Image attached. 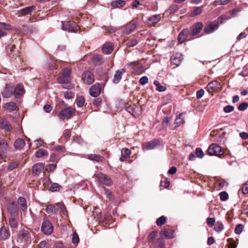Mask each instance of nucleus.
<instances>
[{
  "label": "nucleus",
  "instance_id": "45",
  "mask_svg": "<svg viewBox=\"0 0 248 248\" xmlns=\"http://www.w3.org/2000/svg\"><path fill=\"white\" fill-rule=\"evenodd\" d=\"M230 2V0H215L214 2L215 6L224 5Z\"/></svg>",
  "mask_w": 248,
  "mask_h": 248
},
{
  "label": "nucleus",
  "instance_id": "48",
  "mask_svg": "<svg viewBox=\"0 0 248 248\" xmlns=\"http://www.w3.org/2000/svg\"><path fill=\"white\" fill-rule=\"evenodd\" d=\"M137 44V40L135 39H133L129 40L127 43H126V46L128 47H133L135 46Z\"/></svg>",
  "mask_w": 248,
  "mask_h": 248
},
{
  "label": "nucleus",
  "instance_id": "7",
  "mask_svg": "<svg viewBox=\"0 0 248 248\" xmlns=\"http://www.w3.org/2000/svg\"><path fill=\"white\" fill-rule=\"evenodd\" d=\"M41 229L43 233L47 235L50 234L53 230L51 223L48 220H45L42 223Z\"/></svg>",
  "mask_w": 248,
  "mask_h": 248
},
{
  "label": "nucleus",
  "instance_id": "4",
  "mask_svg": "<svg viewBox=\"0 0 248 248\" xmlns=\"http://www.w3.org/2000/svg\"><path fill=\"white\" fill-rule=\"evenodd\" d=\"M126 110L134 117H138L141 114V108L134 104L129 105L126 108Z\"/></svg>",
  "mask_w": 248,
  "mask_h": 248
},
{
  "label": "nucleus",
  "instance_id": "43",
  "mask_svg": "<svg viewBox=\"0 0 248 248\" xmlns=\"http://www.w3.org/2000/svg\"><path fill=\"white\" fill-rule=\"evenodd\" d=\"M170 61L171 64L178 66L180 63L181 59L180 57H177L173 55L170 58Z\"/></svg>",
  "mask_w": 248,
  "mask_h": 248
},
{
  "label": "nucleus",
  "instance_id": "18",
  "mask_svg": "<svg viewBox=\"0 0 248 248\" xmlns=\"http://www.w3.org/2000/svg\"><path fill=\"white\" fill-rule=\"evenodd\" d=\"M10 30H11V27L9 25L0 22V37L6 35V31Z\"/></svg>",
  "mask_w": 248,
  "mask_h": 248
},
{
  "label": "nucleus",
  "instance_id": "26",
  "mask_svg": "<svg viewBox=\"0 0 248 248\" xmlns=\"http://www.w3.org/2000/svg\"><path fill=\"white\" fill-rule=\"evenodd\" d=\"M203 27V25L201 22H198L195 25H194L192 27V32L193 35H196L200 32L202 28Z\"/></svg>",
  "mask_w": 248,
  "mask_h": 248
},
{
  "label": "nucleus",
  "instance_id": "63",
  "mask_svg": "<svg viewBox=\"0 0 248 248\" xmlns=\"http://www.w3.org/2000/svg\"><path fill=\"white\" fill-rule=\"evenodd\" d=\"M139 82L141 85H144L148 83V78L146 76H143L140 78Z\"/></svg>",
  "mask_w": 248,
  "mask_h": 248
},
{
  "label": "nucleus",
  "instance_id": "17",
  "mask_svg": "<svg viewBox=\"0 0 248 248\" xmlns=\"http://www.w3.org/2000/svg\"><path fill=\"white\" fill-rule=\"evenodd\" d=\"M125 71L124 69L117 70L114 76L113 82L114 83H118L122 77V75L125 73Z\"/></svg>",
  "mask_w": 248,
  "mask_h": 248
},
{
  "label": "nucleus",
  "instance_id": "32",
  "mask_svg": "<svg viewBox=\"0 0 248 248\" xmlns=\"http://www.w3.org/2000/svg\"><path fill=\"white\" fill-rule=\"evenodd\" d=\"M186 40V30L183 29L179 33L178 37L179 43L182 44Z\"/></svg>",
  "mask_w": 248,
  "mask_h": 248
},
{
  "label": "nucleus",
  "instance_id": "16",
  "mask_svg": "<svg viewBox=\"0 0 248 248\" xmlns=\"http://www.w3.org/2000/svg\"><path fill=\"white\" fill-rule=\"evenodd\" d=\"M220 83L216 80L212 81L209 83L207 86V91L209 93H212L218 88Z\"/></svg>",
  "mask_w": 248,
  "mask_h": 248
},
{
  "label": "nucleus",
  "instance_id": "39",
  "mask_svg": "<svg viewBox=\"0 0 248 248\" xmlns=\"http://www.w3.org/2000/svg\"><path fill=\"white\" fill-rule=\"evenodd\" d=\"M16 215H11L9 218V224L12 228H15L17 226V221L15 218Z\"/></svg>",
  "mask_w": 248,
  "mask_h": 248
},
{
  "label": "nucleus",
  "instance_id": "30",
  "mask_svg": "<svg viewBox=\"0 0 248 248\" xmlns=\"http://www.w3.org/2000/svg\"><path fill=\"white\" fill-rule=\"evenodd\" d=\"M8 144L5 140L0 139V152L5 153L7 150Z\"/></svg>",
  "mask_w": 248,
  "mask_h": 248
},
{
  "label": "nucleus",
  "instance_id": "5",
  "mask_svg": "<svg viewBox=\"0 0 248 248\" xmlns=\"http://www.w3.org/2000/svg\"><path fill=\"white\" fill-rule=\"evenodd\" d=\"M71 71L69 68H64L62 72V76L58 78V80L61 83H66L70 81V74Z\"/></svg>",
  "mask_w": 248,
  "mask_h": 248
},
{
  "label": "nucleus",
  "instance_id": "42",
  "mask_svg": "<svg viewBox=\"0 0 248 248\" xmlns=\"http://www.w3.org/2000/svg\"><path fill=\"white\" fill-rule=\"evenodd\" d=\"M224 229L223 224L219 221H217L215 226L214 230L216 232H221Z\"/></svg>",
  "mask_w": 248,
  "mask_h": 248
},
{
  "label": "nucleus",
  "instance_id": "59",
  "mask_svg": "<svg viewBox=\"0 0 248 248\" xmlns=\"http://www.w3.org/2000/svg\"><path fill=\"white\" fill-rule=\"evenodd\" d=\"M72 241L73 244H77L79 242L78 236L76 232L73 233Z\"/></svg>",
  "mask_w": 248,
  "mask_h": 248
},
{
  "label": "nucleus",
  "instance_id": "33",
  "mask_svg": "<svg viewBox=\"0 0 248 248\" xmlns=\"http://www.w3.org/2000/svg\"><path fill=\"white\" fill-rule=\"evenodd\" d=\"M25 141L21 139H18L16 140L15 142V147L16 149H21L25 146Z\"/></svg>",
  "mask_w": 248,
  "mask_h": 248
},
{
  "label": "nucleus",
  "instance_id": "35",
  "mask_svg": "<svg viewBox=\"0 0 248 248\" xmlns=\"http://www.w3.org/2000/svg\"><path fill=\"white\" fill-rule=\"evenodd\" d=\"M125 4V2L124 0H116L113 1L111 3V5L112 7H115V8H120L123 6H124Z\"/></svg>",
  "mask_w": 248,
  "mask_h": 248
},
{
  "label": "nucleus",
  "instance_id": "44",
  "mask_svg": "<svg viewBox=\"0 0 248 248\" xmlns=\"http://www.w3.org/2000/svg\"><path fill=\"white\" fill-rule=\"evenodd\" d=\"M62 187L57 183H54L51 184V186L49 188V190L52 192H56L60 190Z\"/></svg>",
  "mask_w": 248,
  "mask_h": 248
},
{
  "label": "nucleus",
  "instance_id": "25",
  "mask_svg": "<svg viewBox=\"0 0 248 248\" xmlns=\"http://www.w3.org/2000/svg\"><path fill=\"white\" fill-rule=\"evenodd\" d=\"M87 158L92 161L97 162H103L104 159L103 156L95 154H89L88 155Z\"/></svg>",
  "mask_w": 248,
  "mask_h": 248
},
{
  "label": "nucleus",
  "instance_id": "47",
  "mask_svg": "<svg viewBox=\"0 0 248 248\" xmlns=\"http://www.w3.org/2000/svg\"><path fill=\"white\" fill-rule=\"evenodd\" d=\"M46 212L47 213H56L57 210V209L52 205H48L46 209Z\"/></svg>",
  "mask_w": 248,
  "mask_h": 248
},
{
  "label": "nucleus",
  "instance_id": "64",
  "mask_svg": "<svg viewBox=\"0 0 248 248\" xmlns=\"http://www.w3.org/2000/svg\"><path fill=\"white\" fill-rule=\"evenodd\" d=\"M242 190L244 194H248V182L243 185Z\"/></svg>",
  "mask_w": 248,
  "mask_h": 248
},
{
  "label": "nucleus",
  "instance_id": "3",
  "mask_svg": "<svg viewBox=\"0 0 248 248\" xmlns=\"http://www.w3.org/2000/svg\"><path fill=\"white\" fill-rule=\"evenodd\" d=\"M207 151L210 155L216 156L220 155L223 153L222 148L220 146L214 143L210 145Z\"/></svg>",
  "mask_w": 248,
  "mask_h": 248
},
{
  "label": "nucleus",
  "instance_id": "58",
  "mask_svg": "<svg viewBox=\"0 0 248 248\" xmlns=\"http://www.w3.org/2000/svg\"><path fill=\"white\" fill-rule=\"evenodd\" d=\"M195 154L199 158H202L204 156V153L201 149L197 148Z\"/></svg>",
  "mask_w": 248,
  "mask_h": 248
},
{
  "label": "nucleus",
  "instance_id": "46",
  "mask_svg": "<svg viewBox=\"0 0 248 248\" xmlns=\"http://www.w3.org/2000/svg\"><path fill=\"white\" fill-rule=\"evenodd\" d=\"M183 116L184 114L181 113L179 114V117L176 118V119H175V124H176V126H179L180 124L184 123V121L183 120Z\"/></svg>",
  "mask_w": 248,
  "mask_h": 248
},
{
  "label": "nucleus",
  "instance_id": "23",
  "mask_svg": "<svg viewBox=\"0 0 248 248\" xmlns=\"http://www.w3.org/2000/svg\"><path fill=\"white\" fill-rule=\"evenodd\" d=\"M17 202L21 209L23 211H26L27 209V205L25 198L20 197L18 198Z\"/></svg>",
  "mask_w": 248,
  "mask_h": 248
},
{
  "label": "nucleus",
  "instance_id": "13",
  "mask_svg": "<svg viewBox=\"0 0 248 248\" xmlns=\"http://www.w3.org/2000/svg\"><path fill=\"white\" fill-rule=\"evenodd\" d=\"M97 177L100 183L104 184L106 186H110L112 183L111 179L108 176L104 174H99L97 176Z\"/></svg>",
  "mask_w": 248,
  "mask_h": 248
},
{
  "label": "nucleus",
  "instance_id": "22",
  "mask_svg": "<svg viewBox=\"0 0 248 248\" xmlns=\"http://www.w3.org/2000/svg\"><path fill=\"white\" fill-rule=\"evenodd\" d=\"M161 19L160 15H155L148 18V23L151 25H154L158 23Z\"/></svg>",
  "mask_w": 248,
  "mask_h": 248
},
{
  "label": "nucleus",
  "instance_id": "14",
  "mask_svg": "<svg viewBox=\"0 0 248 248\" xmlns=\"http://www.w3.org/2000/svg\"><path fill=\"white\" fill-rule=\"evenodd\" d=\"M158 145L157 140H152L142 143L143 150H152L156 147Z\"/></svg>",
  "mask_w": 248,
  "mask_h": 248
},
{
  "label": "nucleus",
  "instance_id": "19",
  "mask_svg": "<svg viewBox=\"0 0 248 248\" xmlns=\"http://www.w3.org/2000/svg\"><path fill=\"white\" fill-rule=\"evenodd\" d=\"M8 209L11 215H16L17 207L16 202L14 201H10L8 206Z\"/></svg>",
  "mask_w": 248,
  "mask_h": 248
},
{
  "label": "nucleus",
  "instance_id": "54",
  "mask_svg": "<svg viewBox=\"0 0 248 248\" xmlns=\"http://www.w3.org/2000/svg\"><path fill=\"white\" fill-rule=\"evenodd\" d=\"M220 199L222 201H225L228 199V194L225 191L221 192L219 193Z\"/></svg>",
  "mask_w": 248,
  "mask_h": 248
},
{
  "label": "nucleus",
  "instance_id": "49",
  "mask_svg": "<svg viewBox=\"0 0 248 248\" xmlns=\"http://www.w3.org/2000/svg\"><path fill=\"white\" fill-rule=\"evenodd\" d=\"M155 245L157 248H164L165 242L162 239L158 238L156 241Z\"/></svg>",
  "mask_w": 248,
  "mask_h": 248
},
{
  "label": "nucleus",
  "instance_id": "24",
  "mask_svg": "<svg viewBox=\"0 0 248 248\" xmlns=\"http://www.w3.org/2000/svg\"><path fill=\"white\" fill-rule=\"evenodd\" d=\"M113 51V46L110 43H107L104 45L102 51L106 54H109Z\"/></svg>",
  "mask_w": 248,
  "mask_h": 248
},
{
  "label": "nucleus",
  "instance_id": "52",
  "mask_svg": "<svg viewBox=\"0 0 248 248\" xmlns=\"http://www.w3.org/2000/svg\"><path fill=\"white\" fill-rule=\"evenodd\" d=\"M248 108V103L247 102H243L241 103L238 108V109L240 111H244L246 110Z\"/></svg>",
  "mask_w": 248,
  "mask_h": 248
},
{
  "label": "nucleus",
  "instance_id": "15",
  "mask_svg": "<svg viewBox=\"0 0 248 248\" xmlns=\"http://www.w3.org/2000/svg\"><path fill=\"white\" fill-rule=\"evenodd\" d=\"M45 166L42 163H38L35 164L32 169V173L34 175H37L40 174L44 170Z\"/></svg>",
  "mask_w": 248,
  "mask_h": 248
},
{
  "label": "nucleus",
  "instance_id": "9",
  "mask_svg": "<svg viewBox=\"0 0 248 248\" xmlns=\"http://www.w3.org/2000/svg\"><path fill=\"white\" fill-rule=\"evenodd\" d=\"M35 10V6H31L18 11L16 14L19 17L26 15H31L32 11Z\"/></svg>",
  "mask_w": 248,
  "mask_h": 248
},
{
  "label": "nucleus",
  "instance_id": "6",
  "mask_svg": "<svg viewBox=\"0 0 248 248\" xmlns=\"http://www.w3.org/2000/svg\"><path fill=\"white\" fill-rule=\"evenodd\" d=\"M219 28V23L215 21L210 22L206 25L204 28V31L207 34H210L213 32L215 31Z\"/></svg>",
  "mask_w": 248,
  "mask_h": 248
},
{
  "label": "nucleus",
  "instance_id": "37",
  "mask_svg": "<svg viewBox=\"0 0 248 248\" xmlns=\"http://www.w3.org/2000/svg\"><path fill=\"white\" fill-rule=\"evenodd\" d=\"M154 84L156 87V90L158 92H164L167 89L165 86L161 85L157 80L154 81Z\"/></svg>",
  "mask_w": 248,
  "mask_h": 248
},
{
  "label": "nucleus",
  "instance_id": "61",
  "mask_svg": "<svg viewBox=\"0 0 248 248\" xmlns=\"http://www.w3.org/2000/svg\"><path fill=\"white\" fill-rule=\"evenodd\" d=\"M207 224L210 227H212L215 222V219L214 218L208 217L206 219Z\"/></svg>",
  "mask_w": 248,
  "mask_h": 248
},
{
  "label": "nucleus",
  "instance_id": "20",
  "mask_svg": "<svg viewBox=\"0 0 248 248\" xmlns=\"http://www.w3.org/2000/svg\"><path fill=\"white\" fill-rule=\"evenodd\" d=\"M13 87L9 85H6L4 91L1 94L3 97L9 98L10 97L13 92Z\"/></svg>",
  "mask_w": 248,
  "mask_h": 248
},
{
  "label": "nucleus",
  "instance_id": "38",
  "mask_svg": "<svg viewBox=\"0 0 248 248\" xmlns=\"http://www.w3.org/2000/svg\"><path fill=\"white\" fill-rule=\"evenodd\" d=\"M48 152L44 149H40L36 152L35 155L37 158L48 155Z\"/></svg>",
  "mask_w": 248,
  "mask_h": 248
},
{
  "label": "nucleus",
  "instance_id": "40",
  "mask_svg": "<svg viewBox=\"0 0 248 248\" xmlns=\"http://www.w3.org/2000/svg\"><path fill=\"white\" fill-rule=\"evenodd\" d=\"M76 103L77 104V106L81 108L83 106L84 103H85V98L83 96H80L78 97H77Z\"/></svg>",
  "mask_w": 248,
  "mask_h": 248
},
{
  "label": "nucleus",
  "instance_id": "28",
  "mask_svg": "<svg viewBox=\"0 0 248 248\" xmlns=\"http://www.w3.org/2000/svg\"><path fill=\"white\" fill-rule=\"evenodd\" d=\"M0 127L7 131H10L12 129V126L6 120H2L0 122Z\"/></svg>",
  "mask_w": 248,
  "mask_h": 248
},
{
  "label": "nucleus",
  "instance_id": "10",
  "mask_svg": "<svg viewBox=\"0 0 248 248\" xmlns=\"http://www.w3.org/2000/svg\"><path fill=\"white\" fill-rule=\"evenodd\" d=\"M82 80L84 83L90 85L94 82V78L93 74L91 72L86 71L83 74Z\"/></svg>",
  "mask_w": 248,
  "mask_h": 248
},
{
  "label": "nucleus",
  "instance_id": "21",
  "mask_svg": "<svg viewBox=\"0 0 248 248\" xmlns=\"http://www.w3.org/2000/svg\"><path fill=\"white\" fill-rule=\"evenodd\" d=\"M131 151L127 148H124L121 151V157L120 159L121 161H124V160L128 159L130 157Z\"/></svg>",
  "mask_w": 248,
  "mask_h": 248
},
{
  "label": "nucleus",
  "instance_id": "57",
  "mask_svg": "<svg viewBox=\"0 0 248 248\" xmlns=\"http://www.w3.org/2000/svg\"><path fill=\"white\" fill-rule=\"evenodd\" d=\"M234 107L232 106L228 105L224 107L223 110L225 113H230L234 110Z\"/></svg>",
  "mask_w": 248,
  "mask_h": 248
},
{
  "label": "nucleus",
  "instance_id": "55",
  "mask_svg": "<svg viewBox=\"0 0 248 248\" xmlns=\"http://www.w3.org/2000/svg\"><path fill=\"white\" fill-rule=\"evenodd\" d=\"M243 229V226L242 224H238L236 225L235 228L234 232L236 234H240Z\"/></svg>",
  "mask_w": 248,
  "mask_h": 248
},
{
  "label": "nucleus",
  "instance_id": "41",
  "mask_svg": "<svg viewBox=\"0 0 248 248\" xmlns=\"http://www.w3.org/2000/svg\"><path fill=\"white\" fill-rule=\"evenodd\" d=\"M202 13V7H197L190 13V16L191 17H194L197 15H200Z\"/></svg>",
  "mask_w": 248,
  "mask_h": 248
},
{
  "label": "nucleus",
  "instance_id": "1",
  "mask_svg": "<svg viewBox=\"0 0 248 248\" xmlns=\"http://www.w3.org/2000/svg\"><path fill=\"white\" fill-rule=\"evenodd\" d=\"M75 110L71 107H68L62 109L59 112L58 117L62 120H68L75 113Z\"/></svg>",
  "mask_w": 248,
  "mask_h": 248
},
{
  "label": "nucleus",
  "instance_id": "8",
  "mask_svg": "<svg viewBox=\"0 0 248 248\" xmlns=\"http://www.w3.org/2000/svg\"><path fill=\"white\" fill-rule=\"evenodd\" d=\"M137 22L135 20H132L127 24L124 27L123 33L129 34L134 31L137 27Z\"/></svg>",
  "mask_w": 248,
  "mask_h": 248
},
{
  "label": "nucleus",
  "instance_id": "62",
  "mask_svg": "<svg viewBox=\"0 0 248 248\" xmlns=\"http://www.w3.org/2000/svg\"><path fill=\"white\" fill-rule=\"evenodd\" d=\"M105 193L106 194L107 198L110 201H113L114 197H113V196L112 195L111 192L108 189H105Z\"/></svg>",
  "mask_w": 248,
  "mask_h": 248
},
{
  "label": "nucleus",
  "instance_id": "51",
  "mask_svg": "<svg viewBox=\"0 0 248 248\" xmlns=\"http://www.w3.org/2000/svg\"><path fill=\"white\" fill-rule=\"evenodd\" d=\"M166 218L164 216L159 217L156 220V224L158 226L163 225L166 222Z\"/></svg>",
  "mask_w": 248,
  "mask_h": 248
},
{
  "label": "nucleus",
  "instance_id": "12",
  "mask_svg": "<svg viewBox=\"0 0 248 248\" xmlns=\"http://www.w3.org/2000/svg\"><path fill=\"white\" fill-rule=\"evenodd\" d=\"M101 86L99 84L93 85L90 89V94L94 97L98 96L101 93Z\"/></svg>",
  "mask_w": 248,
  "mask_h": 248
},
{
  "label": "nucleus",
  "instance_id": "2",
  "mask_svg": "<svg viewBox=\"0 0 248 248\" xmlns=\"http://www.w3.org/2000/svg\"><path fill=\"white\" fill-rule=\"evenodd\" d=\"M62 29L69 32H76L79 29V27L73 21L62 22Z\"/></svg>",
  "mask_w": 248,
  "mask_h": 248
},
{
  "label": "nucleus",
  "instance_id": "34",
  "mask_svg": "<svg viewBox=\"0 0 248 248\" xmlns=\"http://www.w3.org/2000/svg\"><path fill=\"white\" fill-rule=\"evenodd\" d=\"M4 108L10 111H14L16 109L17 107L15 103L11 102L7 103L4 105Z\"/></svg>",
  "mask_w": 248,
  "mask_h": 248
},
{
  "label": "nucleus",
  "instance_id": "56",
  "mask_svg": "<svg viewBox=\"0 0 248 248\" xmlns=\"http://www.w3.org/2000/svg\"><path fill=\"white\" fill-rule=\"evenodd\" d=\"M44 144L45 142L40 139L35 140L34 143L36 148H38L40 146L45 147V145H44Z\"/></svg>",
  "mask_w": 248,
  "mask_h": 248
},
{
  "label": "nucleus",
  "instance_id": "60",
  "mask_svg": "<svg viewBox=\"0 0 248 248\" xmlns=\"http://www.w3.org/2000/svg\"><path fill=\"white\" fill-rule=\"evenodd\" d=\"M227 242L229 243L228 247L229 248H236L237 247L236 244L235 243L234 241L231 239H229L227 240Z\"/></svg>",
  "mask_w": 248,
  "mask_h": 248
},
{
  "label": "nucleus",
  "instance_id": "36",
  "mask_svg": "<svg viewBox=\"0 0 248 248\" xmlns=\"http://www.w3.org/2000/svg\"><path fill=\"white\" fill-rule=\"evenodd\" d=\"M92 60L93 63L96 65H100L103 62L102 57L101 55L94 56Z\"/></svg>",
  "mask_w": 248,
  "mask_h": 248
},
{
  "label": "nucleus",
  "instance_id": "11",
  "mask_svg": "<svg viewBox=\"0 0 248 248\" xmlns=\"http://www.w3.org/2000/svg\"><path fill=\"white\" fill-rule=\"evenodd\" d=\"M160 234L166 239H171L174 237V232L171 229L165 228L160 232Z\"/></svg>",
  "mask_w": 248,
  "mask_h": 248
},
{
  "label": "nucleus",
  "instance_id": "53",
  "mask_svg": "<svg viewBox=\"0 0 248 248\" xmlns=\"http://www.w3.org/2000/svg\"><path fill=\"white\" fill-rule=\"evenodd\" d=\"M157 234V232L155 231H153L149 234L148 239V241L150 242L153 241L155 238Z\"/></svg>",
  "mask_w": 248,
  "mask_h": 248
},
{
  "label": "nucleus",
  "instance_id": "31",
  "mask_svg": "<svg viewBox=\"0 0 248 248\" xmlns=\"http://www.w3.org/2000/svg\"><path fill=\"white\" fill-rule=\"evenodd\" d=\"M21 237L22 239L26 242H31L30 234L28 231L23 230L21 233Z\"/></svg>",
  "mask_w": 248,
  "mask_h": 248
},
{
  "label": "nucleus",
  "instance_id": "50",
  "mask_svg": "<svg viewBox=\"0 0 248 248\" xmlns=\"http://www.w3.org/2000/svg\"><path fill=\"white\" fill-rule=\"evenodd\" d=\"M178 9V6L176 4H174L170 6L167 10V12L170 14H173L175 13L176 11H177Z\"/></svg>",
  "mask_w": 248,
  "mask_h": 248
},
{
  "label": "nucleus",
  "instance_id": "29",
  "mask_svg": "<svg viewBox=\"0 0 248 248\" xmlns=\"http://www.w3.org/2000/svg\"><path fill=\"white\" fill-rule=\"evenodd\" d=\"M15 92L16 97L22 95L25 93L23 86L20 84L17 85L15 88Z\"/></svg>",
  "mask_w": 248,
  "mask_h": 248
},
{
  "label": "nucleus",
  "instance_id": "27",
  "mask_svg": "<svg viewBox=\"0 0 248 248\" xmlns=\"http://www.w3.org/2000/svg\"><path fill=\"white\" fill-rule=\"evenodd\" d=\"M10 236L9 231L6 228L3 226L0 230V236L3 240L7 239Z\"/></svg>",
  "mask_w": 248,
  "mask_h": 248
}]
</instances>
